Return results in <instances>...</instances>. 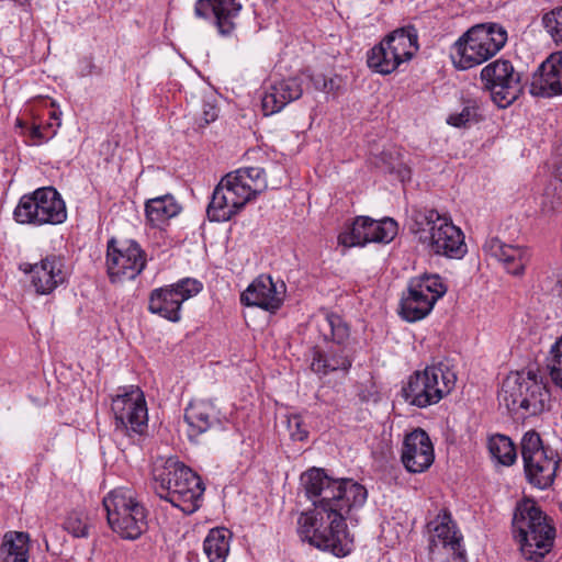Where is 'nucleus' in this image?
<instances>
[{"label":"nucleus","mask_w":562,"mask_h":562,"mask_svg":"<svg viewBox=\"0 0 562 562\" xmlns=\"http://www.w3.org/2000/svg\"><path fill=\"white\" fill-rule=\"evenodd\" d=\"M288 429L293 440L303 441L307 438L308 431L300 415H291L288 417Z\"/></svg>","instance_id":"obj_40"},{"label":"nucleus","mask_w":562,"mask_h":562,"mask_svg":"<svg viewBox=\"0 0 562 562\" xmlns=\"http://www.w3.org/2000/svg\"><path fill=\"white\" fill-rule=\"evenodd\" d=\"M483 89L490 92L493 102L502 109L512 105L522 93L520 72L507 59H496L482 68L480 75Z\"/></svg>","instance_id":"obj_14"},{"label":"nucleus","mask_w":562,"mask_h":562,"mask_svg":"<svg viewBox=\"0 0 562 562\" xmlns=\"http://www.w3.org/2000/svg\"><path fill=\"white\" fill-rule=\"evenodd\" d=\"M557 176L562 181V164L557 167Z\"/></svg>","instance_id":"obj_47"},{"label":"nucleus","mask_w":562,"mask_h":562,"mask_svg":"<svg viewBox=\"0 0 562 562\" xmlns=\"http://www.w3.org/2000/svg\"><path fill=\"white\" fill-rule=\"evenodd\" d=\"M529 92L533 97L562 94V50L552 53L532 74Z\"/></svg>","instance_id":"obj_22"},{"label":"nucleus","mask_w":562,"mask_h":562,"mask_svg":"<svg viewBox=\"0 0 562 562\" xmlns=\"http://www.w3.org/2000/svg\"><path fill=\"white\" fill-rule=\"evenodd\" d=\"M63 528L75 538H86L89 535L87 517L79 512H71L63 522Z\"/></svg>","instance_id":"obj_37"},{"label":"nucleus","mask_w":562,"mask_h":562,"mask_svg":"<svg viewBox=\"0 0 562 562\" xmlns=\"http://www.w3.org/2000/svg\"><path fill=\"white\" fill-rule=\"evenodd\" d=\"M300 481L314 506L297 519L301 539L337 558L347 557L352 551L353 539L346 520L351 509L364 505L366 487L352 479H334L321 468L303 472Z\"/></svg>","instance_id":"obj_1"},{"label":"nucleus","mask_w":562,"mask_h":562,"mask_svg":"<svg viewBox=\"0 0 562 562\" xmlns=\"http://www.w3.org/2000/svg\"><path fill=\"white\" fill-rule=\"evenodd\" d=\"M520 449L528 483L539 490L550 487L561 462L558 452L544 446L536 430H529L522 436Z\"/></svg>","instance_id":"obj_10"},{"label":"nucleus","mask_w":562,"mask_h":562,"mask_svg":"<svg viewBox=\"0 0 562 562\" xmlns=\"http://www.w3.org/2000/svg\"><path fill=\"white\" fill-rule=\"evenodd\" d=\"M548 369L552 382L562 389V337L551 347Z\"/></svg>","instance_id":"obj_38"},{"label":"nucleus","mask_w":562,"mask_h":562,"mask_svg":"<svg viewBox=\"0 0 562 562\" xmlns=\"http://www.w3.org/2000/svg\"><path fill=\"white\" fill-rule=\"evenodd\" d=\"M13 216L20 224L58 225L66 221L67 210L55 188L43 187L24 194L14 209Z\"/></svg>","instance_id":"obj_11"},{"label":"nucleus","mask_w":562,"mask_h":562,"mask_svg":"<svg viewBox=\"0 0 562 562\" xmlns=\"http://www.w3.org/2000/svg\"><path fill=\"white\" fill-rule=\"evenodd\" d=\"M180 211V204L171 194L149 199L145 204L147 223L154 228H162Z\"/></svg>","instance_id":"obj_28"},{"label":"nucleus","mask_w":562,"mask_h":562,"mask_svg":"<svg viewBox=\"0 0 562 562\" xmlns=\"http://www.w3.org/2000/svg\"><path fill=\"white\" fill-rule=\"evenodd\" d=\"M401 460L411 473H423L430 468L435 460L434 446L424 429L416 428L405 436Z\"/></svg>","instance_id":"obj_21"},{"label":"nucleus","mask_w":562,"mask_h":562,"mask_svg":"<svg viewBox=\"0 0 562 562\" xmlns=\"http://www.w3.org/2000/svg\"><path fill=\"white\" fill-rule=\"evenodd\" d=\"M382 40L368 52L367 64L370 69L381 75L394 72L402 64L396 56L390 53Z\"/></svg>","instance_id":"obj_32"},{"label":"nucleus","mask_w":562,"mask_h":562,"mask_svg":"<svg viewBox=\"0 0 562 562\" xmlns=\"http://www.w3.org/2000/svg\"><path fill=\"white\" fill-rule=\"evenodd\" d=\"M243 207L231 193L218 182L215 187L206 214L211 222H227L237 215Z\"/></svg>","instance_id":"obj_29"},{"label":"nucleus","mask_w":562,"mask_h":562,"mask_svg":"<svg viewBox=\"0 0 562 562\" xmlns=\"http://www.w3.org/2000/svg\"><path fill=\"white\" fill-rule=\"evenodd\" d=\"M282 97L279 91L274 90V83L271 85L262 97V110L266 115L274 114L281 111L285 103L282 101Z\"/></svg>","instance_id":"obj_39"},{"label":"nucleus","mask_w":562,"mask_h":562,"mask_svg":"<svg viewBox=\"0 0 562 562\" xmlns=\"http://www.w3.org/2000/svg\"><path fill=\"white\" fill-rule=\"evenodd\" d=\"M231 531L223 527L212 528L203 541V552L209 562H225L229 552Z\"/></svg>","instance_id":"obj_31"},{"label":"nucleus","mask_w":562,"mask_h":562,"mask_svg":"<svg viewBox=\"0 0 562 562\" xmlns=\"http://www.w3.org/2000/svg\"><path fill=\"white\" fill-rule=\"evenodd\" d=\"M146 266V254L140 246L128 240L116 246L114 238L108 241L106 272L112 283L134 280Z\"/></svg>","instance_id":"obj_16"},{"label":"nucleus","mask_w":562,"mask_h":562,"mask_svg":"<svg viewBox=\"0 0 562 562\" xmlns=\"http://www.w3.org/2000/svg\"><path fill=\"white\" fill-rule=\"evenodd\" d=\"M1 562H29L30 536L23 531H8L0 544Z\"/></svg>","instance_id":"obj_30"},{"label":"nucleus","mask_w":562,"mask_h":562,"mask_svg":"<svg viewBox=\"0 0 562 562\" xmlns=\"http://www.w3.org/2000/svg\"><path fill=\"white\" fill-rule=\"evenodd\" d=\"M263 173V169L258 167L243 168L227 173L220 182L244 209L267 189Z\"/></svg>","instance_id":"obj_20"},{"label":"nucleus","mask_w":562,"mask_h":562,"mask_svg":"<svg viewBox=\"0 0 562 562\" xmlns=\"http://www.w3.org/2000/svg\"><path fill=\"white\" fill-rule=\"evenodd\" d=\"M456 382L457 375L448 366H427L409 375L402 387V396L409 405L426 408L449 395Z\"/></svg>","instance_id":"obj_7"},{"label":"nucleus","mask_w":562,"mask_h":562,"mask_svg":"<svg viewBox=\"0 0 562 562\" xmlns=\"http://www.w3.org/2000/svg\"><path fill=\"white\" fill-rule=\"evenodd\" d=\"M553 293L562 300V276L558 279L553 288Z\"/></svg>","instance_id":"obj_44"},{"label":"nucleus","mask_w":562,"mask_h":562,"mask_svg":"<svg viewBox=\"0 0 562 562\" xmlns=\"http://www.w3.org/2000/svg\"><path fill=\"white\" fill-rule=\"evenodd\" d=\"M156 495L184 514L201 507L205 491L202 479L177 458H168L153 469Z\"/></svg>","instance_id":"obj_2"},{"label":"nucleus","mask_w":562,"mask_h":562,"mask_svg":"<svg viewBox=\"0 0 562 562\" xmlns=\"http://www.w3.org/2000/svg\"><path fill=\"white\" fill-rule=\"evenodd\" d=\"M512 526L526 560L541 562L551 551L555 529L533 499L522 498L516 504Z\"/></svg>","instance_id":"obj_4"},{"label":"nucleus","mask_w":562,"mask_h":562,"mask_svg":"<svg viewBox=\"0 0 562 562\" xmlns=\"http://www.w3.org/2000/svg\"><path fill=\"white\" fill-rule=\"evenodd\" d=\"M202 289V282L193 278H184L173 284L155 289L149 295L148 310L170 322H178L181 318L182 303Z\"/></svg>","instance_id":"obj_15"},{"label":"nucleus","mask_w":562,"mask_h":562,"mask_svg":"<svg viewBox=\"0 0 562 562\" xmlns=\"http://www.w3.org/2000/svg\"><path fill=\"white\" fill-rule=\"evenodd\" d=\"M88 67H89L88 74H91L92 69L94 68V64L92 61V58H88Z\"/></svg>","instance_id":"obj_46"},{"label":"nucleus","mask_w":562,"mask_h":562,"mask_svg":"<svg viewBox=\"0 0 562 562\" xmlns=\"http://www.w3.org/2000/svg\"><path fill=\"white\" fill-rule=\"evenodd\" d=\"M319 331L329 345L326 350L313 348L312 371L322 375L337 370L347 372L352 366L349 350L350 328L347 322L340 315L327 312L319 324Z\"/></svg>","instance_id":"obj_6"},{"label":"nucleus","mask_w":562,"mask_h":562,"mask_svg":"<svg viewBox=\"0 0 562 562\" xmlns=\"http://www.w3.org/2000/svg\"><path fill=\"white\" fill-rule=\"evenodd\" d=\"M46 128H43L38 125H33L30 130V138L34 142V144H42L43 142L47 140L49 136H47L44 131Z\"/></svg>","instance_id":"obj_41"},{"label":"nucleus","mask_w":562,"mask_h":562,"mask_svg":"<svg viewBox=\"0 0 562 562\" xmlns=\"http://www.w3.org/2000/svg\"><path fill=\"white\" fill-rule=\"evenodd\" d=\"M274 90L279 91L282 102L285 105L292 101L300 99L303 94V88L299 78L283 79L274 82Z\"/></svg>","instance_id":"obj_36"},{"label":"nucleus","mask_w":562,"mask_h":562,"mask_svg":"<svg viewBox=\"0 0 562 562\" xmlns=\"http://www.w3.org/2000/svg\"><path fill=\"white\" fill-rule=\"evenodd\" d=\"M542 26L558 45L562 44V5L542 15Z\"/></svg>","instance_id":"obj_35"},{"label":"nucleus","mask_w":562,"mask_h":562,"mask_svg":"<svg viewBox=\"0 0 562 562\" xmlns=\"http://www.w3.org/2000/svg\"><path fill=\"white\" fill-rule=\"evenodd\" d=\"M506 42L507 32L503 26L477 24L456 42L458 59L454 63L461 69L472 68L496 55Z\"/></svg>","instance_id":"obj_9"},{"label":"nucleus","mask_w":562,"mask_h":562,"mask_svg":"<svg viewBox=\"0 0 562 562\" xmlns=\"http://www.w3.org/2000/svg\"><path fill=\"white\" fill-rule=\"evenodd\" d=\"M447 292V286L438 274H423L412 278L400 302V315L407 322L425 318L435 303Z\"/></svg>","instance_id":"obj_12"},{"label":"nucleus","mask_w":562,"mask_h":562,"mask_svg":"<svg viewBox=\"0 0 562 562\" xmlns=\"http://www.w3.org/2000/svg\"><path fill=\"white\" fill-rule=\"evenodd\" d=\"M502 398L509 412L521 416H537L546 411L550 392L537 369L510 373L503 383Z\"/></svg>","instance_id":"obj_5"},{"label":"nucleus","mask_w":562,"mask_h":562,"mask_svg":"<svg viewBox=\"0 0 562 562\" xmlns=\"http://www.w3.org/2000/svg\"><path fill=\"white\" fill-rule=\"evenodd\" d=\"M396 234L397 223L393 218L376 221L369 216H357L350 228L338 236V240L346 247L364 246L369 243L387 244Z\"/></svg>","instance_id":"obj_17"},{"label":"nucleus","mask_w":562,"mask_h":562,"mask_svg":"<svg viewBox=\"0 0 562 562\" xmlns=\"http://www.w3.org/2000/svg\"><path fill=\"white\" fill-rule=\"evenodd\" d=\"M488 451L499 464L509 467L517 459L516 447L509 437L496 434L488 439Z\"/></svg>","instance_id":"obj_33"},{"label":"nucleus","mask_w":562,"mask_h":562,"mask_svg":"<svg viewBox=\"0 0 562 562\" xmlns=\"http://www.w3.org/2000/svg\"><path fill=\"white\" fill-rule=\"evenodd\" d=\"M484 248L504 265L506 271L513 276H521L529 263L531 254L526 247L507 245L499 238L493 237L486 241Z\"/></svg>","instance_id":"obj_26"},{"label":"nucleus","mask_w":562,"mask_h":562,"mask_svg":"<svg viewBox=\"0 0 562 562\" xmlns=\"http://www.w3.org/2000/svg\"><path fill=\"white\" fill-rule=\"evenodd\" d=\"M241 9L239 0H198L194 14L212 23L220 35L229 36L236 29V20Z\"/></svg>","instance_id":"obj_19"},{"label":"nucleus","mask_w":562,"mask_h":562,"mask_svg":"<svg viewBox=\"0 0 562 562\" xmlns=\"http://www.w3.org/2000/svg\"><path fill=\"white\" fill-rule=\"evenodd\" d=\"M337 88L336 81L333 78H322V87H318V90L324 92H333Z\"/></svg>","instance_id":"obj_43"},{"label":"nucleus","mask_w":562,"mask_h":562,"mask_svg":"<svg viewBox=\"0 0 562 562\" xmlns=\"http://www.w3.org/2000/svg\"><path fill=\"white\" fill-rule=\"evenodd\" d=\"M112 398L115 431L131 439L140 437L148 427V413L143 391L135 385L124 386Z\"/></svg>","instance_id":"obj_13"},{"label":"nucleus","mask_w":562,"mask_h":562,"mask_svg":"<svg viewBox=\"0 0 562 562\" xmlns=\"http://www.w3.org/2000/svg\"><path fill=\"white\" fill-rule=\"evenodd\" d=\"M482 120L480 114V106L475 100H468L463 104L460 113L450 114L447 123L454 127H468L472 123H477Z\"/></svg>","instance_id":"obj_34"},{"label":"nucleus","mask_w":562,"mask_h":562,"mask_svg":"<svg viewBox=\"0 0 562 562\" xmlns=\"http://www.w3.org/2000/svg\"><path fill=\"white\" fill-rule=\"evenodd\" d=\"M184 422L188 424L190 439L211 429H223L220 411L210 401L191 402L184 409Z\"/></svg>","instance_id":"obj_24"},{"label":"nucleus","mask_w":562,"mask_h":562,"mask_svg":"<svg viewBox=\"0 0 562 562\" xmlns=\"http://www.w3.org/2000/svg\"><path fill=\"white\" fill-rule=\"evenodd\" d=\"M285 285L277 284L270 276H259L241 293L240 302L247 306H257L269 312L278 311L284 299Z\"/></svg>","instance_id":"obj_23"},{"label":"nucleus","mask_w":562,"mask_h":562,"mask_svg":"<svg viewBox=\"0 0 562 562\" xmlns=\"http://www.w3.org/2000/svg\"><path fill=\"white\" fill-rule=\"evenodd\" d=\"M383 41L402 64L411 60L419 49L418 32L412 24L394 30Z\"/></svg>","instance_id":"obj_27"},{"label":"nucleus","mask_w":562,"mask_h":562,"mask_svg":"<svg viewBox=\"0 0 562 562\" xmlns=\"http://www.w3.org/2000/svg\"><path fill=\"white\" fill-rule=\"evenodd\" d=\"M322 78H325V77L319 75V76L312 78L316 89H318V87H322Z\"/></svg>","instance_id":"obj_45"},{"label":"nucleus","mask_w":562,"mask_h":562,"mask_svg":"<svg viewBox=\"0 0 562 562\" xmlns=\"http://www.w3.org/2000/svg\"><path fill=\"white\" fill-rule=\"evenodd\" d=\"M409 231L434 255L461 259L468 251L462 231L435 209L413 207Z\"/></svg>","instance_id":"obj_3"},{"label":"nucleus","mask_w":562,"mask_h":562,"mask_svg":"<svg viewBox=\"0 0 562 562\" xmlns=\"http://www.w3.org/2000/svg\"><path fill=\"white\" fill-rule=\"evenodd\" d=\"M110 528L122 539L136 540L148 527V512L128 488H115L103 498Z\"/></svg>","instance_id":"obj_8"},{"label":"nucleus","mask_w":562,"mask_h":562,"mask_svg":"<svg viewBox=\"0 0 562 562\" xmlns=\"http://www.w3.org/2000/svg\"><path fill=\"white\" fill-rule=\"evenodd\" d=\"M20 270L31 274V284L38 295L53 293L68 279L64 257L54 254L47 255L37 263H22Z\"/></svg>","instance_id":"obj_18"},{"label":"nucleus","mask_w":562,"mask_h":562,"mask_svg":"<svg viewBox=\"0 0 562 562\" xmlns=\"http://www.w3.org/2000/svg\"><path fill=\"white\" fill-rule=\"evenodd\" d=\"M434 524L436 525L429 542L430 552H434L440 544L442 548L449 549L457 558L464 560L465 551L461 544L462 536L457 529L451 513L447 508L441 509Z\"/></svg>","instance_id":"obj_25"},{"label":"nucleus","mask_w":562,"mask_h":562,"mask_svg":"<svg viewBox=\"0 0 562 562\" xmlns=\"http://www.w3.org/2000/svg\"><path fill=\"white\" fill-rule=\"evenodd\" d=\"M203 119L206 124L217 119V109L214 105L205 104L203 110Z\"/></svg>","instance_id":"obj_42"}]
</instances>
